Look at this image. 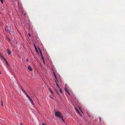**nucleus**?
<instances>
[{
	"instance_id": "40",
	"label": "nucleus",
	"mask_w": 125,
	"mask_h": 125,
	"mask_svg": "<svg viewBox=\"0 0 125 125\" xmlns=\"http://www.w3.org/2000/svg\"><path fill=\"white\" fill-rule=\"evenodd\" d=\"M81 112H82V110H81Z\"/></svg>"
},
{
	"instance_id": "35",
	"label": "nucleus",
	"mask_w": 125,
	"mask_h": 125,
	"mask_svg": "<svg viewBox=\"0 0 125 125\" xmlns=\"http://www.w3.org/2000/svg\"><path fill=\"white\" fill-rule=\"evenodd\" d=\"M20 125H22V124H21V123H20Z\"/></svg>"
},
{
	"instance_id": "23",
	"label": "nucleus",
	"mask_w": 125,
	"mask_h": 125,
	"mask_svg": "<svg viewBox=\"0 0 125 125\" xmlns=\"http://www.w3.org/2000/svg\"><path fill=\"white\" fill-rule=\"evenodd\" d=\"M24 93H25L26 95L27 94V93H26V92H25V91H24Z\"/></svg>"
},
{
	"instance_id": "28",
	"label": "nucleus",
	"mask_w": 125,
	"mask_h": 125,
	"mask_svg": "<svg viewBox=\"0 0 125 125\" xmlns=\"http://www.w3.org/2000/svg\"><path fill=\"white\" fill-rule=\"evenodd\" d=\"M56 91V93H57V94H59V93L58 92H57V91Z\"/></svg>"
},
{
	"instance_id": "31",
	"label": "nucleus",
	"mask_w": 125,
	"mask_h": 125,
	"mask_svg": "<svg viewBox=\"0 0 125 125\" xmlns=\"http://www.w3.org/2000/svg\"><path fill=\"white\" fill-rule=\"evenodd\" d=\"M2 57L3 58V60H4L5 59L4 57L3 56H2Z\"/></svg>"
},
{
	"instance_id": "34",
	"label": "nucleus",
	"mask_w": 125,
	"mask_h": 125,
	"mask_svg": "<svg viewBox=\"0 0 125 125\" xmlns=\"http://www.w3.org/2000/svg\"><path fill=\"white\" fill-rule=\"evenodd\" d=\"M80 115V116H81V117L82 116V115L81 114V115Z\"/></svg>"
},
{
	"instance_id": "1",
	"label": "nucleus",
	"mask_w": 125,
	"mask_h": 125,
	"mask_svg": "<svg viewBox=\"0 0 125 125\" xmlns=\"http://www.w3.org/2000/svg\"><path fill=\"white\" fill-rule=\"evenodd\" d=\"M55 116L57 117H61V113L58 111L55 112Z\"/></svg>"
},
{
	"instance_id": "25",
	"label": "nucleus",
	"mask_w": 125,
	"mask_h": 125,
	"mask_svg": "<svg viewBox=\"0 0 125 125\" xmlns=\"http://www.w3.org/2000/svg\"><path fill=\"white\" fill-rule=\"evenodd\" d=\"M99 119H100V121H101V119L100 117H99Z\"/></svg>"
},
{
	"instance_id": "19",
	"label": "nucleus",
	"mask_w": 125,
	"mask_h": 125,
	"mask_svg": "<svg viewBox=\"0 0 125 125\" xmlns=\"http://www.w3.org/2000/svg\"><path fill=\"white\" fill-rule=\"evenodd\" d=\"M53 75L54 77H56V74H55V72H53Z\"/></svg>"
},
{
	"instance_id": "7",
	"label": "nucleus",
	"mask_w": 125,
	"mask_h": 125,
	"mask_svg": "<svg viewBox=\"0 0 125 125\" xmlns=\"http://www.w3.org/2000/svg\"><path fill=\"white\" fill-rule=\"evenodd\" d=\"M61 118L62 121L64 122V121L63 119V116H61Z\"/></svg>"
},
{
	"instance_id": "27",
	"label": "nucleus",
	"mask_w": 125,
	"mask_h": 125,
	"mask_svg": "<svg viewBox=\"0 0 125 125\" xmlns=\"http://www.w3.org/2000/svg\"><path fill=\"white\" fill-rule=\"evenodd\" d=\"M77 113H78L80 115H81V114L80 113L79 111Z\"/></svg>"
},
{
	"instance_id": "26",
	"label": "nucleus",
	"mask_w": 125,
	"mask_h": 125,
	"mask_svg": "<svg viewBox=\"0 0 125 125\" xmlns=\"http://www.w3.org/2000/svg\"><path fill=\"white\" fill-rule=\"evenodd\" d=\"M29 35V36H31V34L30 33H29L28 34Z\"/></svg>"
},
{
	"instance_id": "5",
	"label": "nucleus",
	"mask_w": 125,
	"mask_h": 125,
	"mask_svg": "<svg viewBox=\"0 0 125 125\" xmlns=\"http://www.w3.org/2000/svg\"><path fill=\"white\" fill-rule=\"evenodd\" d=\"M28 69L30 70V71H32V68L30 66V65H29L28 66Z\"/></svg>"
},
{
	"instance_id": "3",
	"label": "nucleus",
	"mask_w": 125,
	"mask_h": 125,
	"mask_svg": "<svg viewBox=\"0 0 125 125\" xmlns=\"http://www.w3.org/2000/svg\"><path fill=\"white\" fill-rule=\"evenodd\" d=\"M29 99L30 102L31 103V104H32L33 105H34V104L33 103V101L32 99L30 97L28 98Z\"/></svg>"
},
{
	"instance_id": "12",
	"label": "nucleus",
	"mask_w": 125,
	"mask_h": 125,
	"mask_svg": "<svg viewBox=\"0 0 125 125\" xmlns=\"http://www.w3.org/2000/svg\"><path fill=\"white\" fill-rule=\"evenodd\" d=\"M41 56L42 57V60H43V61L44 60V58L43 56V55H41Z\"/></svg>"
},
{
	"instance_id": "16",
	"label": "nucleus",
	"mask_w": 125,
	"mask_h": 125,
	"mask_svg": "<svg viewBox=\"0 0 125 125\" xmlns=\"http://www.w3.org/2000/svg\"><path fill=\"white\" fill-rule=\"evenodd\" d=\"M26 96H27V97H28V98H29L30 97V96L28 95V94H27L26 95Z\"/></svg>"
},
{
	"instance_id": "39",
	"label": "nucleus",
	"mask_w": 125,
	"mask_h": 125,
	"mask_svg": "<svg viewBox=\"0 0 125 125\" xmlns=\"http://www.w3.org/2000/svg\"><path fill=\"white\" fill-rule=\"evenodd\" d=\"M51 97V98H52V97Z\"/></svg>"
},
{
	"instance_id": "32",
	"label": "nucleus",
	"mask_w": 125,
	"mask_h": 125,
	"mask_svg": "<svg viewBox=\"0 0 125 125\" xmlns=\"http://www.w3.org/2000/svg\"><path fill=\"white\" fill-rule=\"evenodd\" d=\"M4 60L5 61V62H6V61H7L6 59H4Z\"/></svg>"
},
{
	"instance_id": "22",
	"label": "nucleus",
	"mask_w": 125,
	"mask_h": 125,
	"mask_svg": "<svg viewBox=\"0 0 125 125\" xmlns=\"http://www.w3.org/2000/svg\"><path fill=\"white\" fill-rule=\"evenodd\" d=\"M1 105L2 106H3V104L2 101H1Z\"/></svg>"
},
{
	"instance_id": "21",
	"label": "nucleus",
	"mask_w": 125,
	"mask_h": 125,
	"mask_svg": "<svg viewBox=\"0 0 125 125\" xmlns=\"http://www.w3.org/2000/svg\"><path fill=\"white\" fill-rule=\"evenodd\" d=\"M34 46H35V49L36 50H37V49L36 46H35V45H34Z\"/></svg>"
},
{
	"instance_id": "24",
	"label": "nucleus",
	"mask_w": 125,
	"mask_h": 125,
	"mask_svg": "<svg viewBox=\"0 0 125 125\" xmlns=\"http://www.w3.org/2000/svg\"><path fill=\"white\" fill-rule=\"evenodd\" d=\"M43 61V62L44 64H45V61L44 60Z\"/></svg>"
},
{
	"instance_id": "10",
	"label": "nucleus",
	"mask_w": 125,
	"mask_h": 125,
	"mask_svg": "<svg viewBox=\"0 0 125 125\" xmlns=\"http://www.w3.org/2000/svg\"><path fill=\"white\" fill-rule=\"evenodd\" d=\"M59 91H60V92L62 94V89L60 88H59Z\"/></svg>"
},
{
	"instance_id": "8",
	"label": "nucleus",
	"mask_w": 125,
	"mask_h": 125,
	"mask_svg": "<svg viewBox=\"0 0 125 125\" xmlns=\"http://www.w3.org/2000/svg\"><path fill=\"white\" fill-rule=\"evenodd\" d=\"M7 52L9 55L11 53V52L9 50H8Z\"/></svg>"
},
{
	"instance_id": "33",
	"label": "nucleus",
	"mask_w": 125,
	"mask_h": 125,
	"mask_svg": "<svg viewBox=\"0 0 125 125\" xmlns=\"http://www.w3.org/2000/svg\"><path fill=\"white\" fill-rule=\"evenodd\" d=\"M19 5H20V3H18V5L19 6Z\"/></svg>"
},
{
	"instance_id": "15",
	"label": "nucleus",
	"mask_w": 125,
	"mask_h": 125,
	"mask_svg": "<svg viewBox=\"0 0 125 125\" xmlns=\"http://www.w3.org/2000/svg\"><path fill=\"white\" fill-rule=\"evenodd\" d=\"M1 3L2 4H3V0H0Z\"/></svg>"
},
{
	"instance_id": "2",
	"label": "nucleus",
	"mask_w": 125,
	"mask_h": 125,
	"mask_svg": "<svg viewBox=\"0 0 125 125\" xmlns=\"http://www.w3.org/2000/svg\"><path fill=\"white\" fill-rule=\"evenodd\" d=\"M5 30L7 33H10L11 31L9 29V27L8 26H6L5 27Z\"/></svg>"
},
{
	"instance_id": "36",
	"label": "nucleus",
	"mask_w": 125,
	"mask_h": 125,
	"mask_svg": "<svg viewBox=\"0 0 125 125\" xmlns=\"http://www.w3.org/2000/svg\"><path fill=\"white\" fill-rule=\"evenodd\" d=\"M22 90L24 91L22 88Z\"/></svg>"
},
{
	"instance_id": "9",
	"label": "nucleus",
	"mask_w": 125,
	"mask_h": 125,
	"mask_svg": "<svg viewBox=\"0 0 125 125\" xmlns=\"http://www.w3.org/2000/svg\"><path fill=\"white\" fill-rule=\"evenodd\" d=\"M39 50L40 51V53L41 54V55H42V51H41V50L40 48H39Z\"/></svg>"
},
{
	"instance_id": "30",
	"label": "nucleus",
	"mask_w": 125,
	"mask_h": 125,
	"mask_svg": "<svg viewBox=\"0 0 125 125\" xmlns=\"http://www.w3.org/2000/svg\"><path fill=\"white\" fill-rule=\"evenodd\" d=\"M26 60V61H27V62H29V60H28V59H27Z\"/></svg>"
},
{
	"instance_id": "37",
	"label": "nucleus",
	"mask_w": 125,
	"mask_h": 125,
	"mask_svg": "<svg viewBox=\"0 0 125 125\" xmlns=\"http://www.w3.org/2000/svg\"><path fill=\"white\" fill-rule=\"evenodd\" d=\"M36 50V52H38V51H37V50Z\"/></svg>"
},
{
	"instance_id": "17",
	"label": "nucleus",
	"mask_w": 125,
	"mask_h": 125,
	"mask_svg": "<svg viewBox=\"0 0 125 125\" xmlns=\"http://www.w3.org/2000/svg\"><path fill=\"white\" fill-rule=\"evenodd\" d=\"M55 77V79H56V80H56V81H57V82H58V80H57V78L56 77H56Z\"/></svg>"
},
{
	"instance_id": "4",
	"label": "nucleus",
	"mask_w": 125,
	"mask_h": 125,
	"mask_svg": "<svg viewBox=\"0 0 125 125\" xmlns=\"http://www.w3.org/2000/svg\"><path fill=\"white\" fill-rule=\"evenodd\" d=\"M64 90L68 94L70 95V94L68 91L66 87L64 88Z\"/></svg>"
},
{
	"instance_id": "6",
	"label": "nucleus",
	"mask_w": 125,
	"mask_h": 125,
	"mask_svg": "<svg viewBox=\"0 0 125 125\" xmlns=\"http://www.w3.org/2000/svg\"><path fill=\"white\" fill-rule=\"evenodd\" d=\"M49 90H50V91L53 94H54V93L52 91L51 89L50 88H49Z\"/></svg>"
},
{
	"instance_id": "13",
	"label": "nucleus",
	"mask_w": 125,
	"mask_h": 125,
	"mask_svg": "<svg viewBox=\"0 0 125 125\" xmlns=\"http://www.w3.org/2000/svg\"><path fill=\"white\" fill-rule=\"evenodd\" d=\"M56 85H57V86L59 88H60V87L59 85L57 83H56Z\"/></svg>"
},
{
	"instance_id": "38",
	"label": "nucleus",
	"mask_w": 125,
	"mask_h": 125,
	"mask_svg": "<svg viewBox=\"0 0 125 125\" xmlns=\"http://www.w3.org/2000/svg\"><path fill=\"white\" fill-rule=\"evenodd\" d=\"M88 115L89 116H90L89 115V114H88Z\"/></svg>"
},
{
	"instance_id": "14",
	"label": "nucleus",
	"mask_w": 125,
	"mask_h": 125,
	"mask_svg": "<svg viewBox=\"0 0 125 125\" xmlns=\"http://www.w3.org/2000/svg\"><path fill=\"white\" fill-rule=\"evenodd\" d=\"M22 13L23 14H24V15H25L26 14V12H24L23 11L22 12Z\"/></svg>"
},
{
	"instance_id": "20",
	"label": "nucleus",
	"mask_w": 125,
	"mask_h": 125,
	"mask_svg": "<svg viewBox=\"0 0 125 125\" xmlns=\"http://www.w3.org/2000/svg\"><path fill=\"white\" fill-rule=\"evenodd\" d=\"M5 62H6V64H7V65H8V62L7 61H6Z\"/></svg>"
},
{
	"instance_id": "29",
	"label": "nucleus",
	"mask_w": 125,
	"mask_h": 125,
	"mask_svg": "<svg viewBox=\"0 0 125 125\" xmlns=\"http://www.w3.org/2000/svg\"><path fill=\"white\" fill-rule=\"evenodd\" d=\"M55 83L56 84V83H57V82H58L56 80H55Z\"/></svg>"
},
{
	"instance_id": "41",
	"label": "nucleus",
	"mask_w": 125,
	"mask_h": 125,
	"mask_svg": "<svg viewBox=\"0 0 125 125\" xmlns=\"http://www.w3.org/2000/svg\"><path fill=\"white\" fill-rule=\"evenodd\" d=\"M80 125H81V124H80Z\"/></svg>"
},
{
	"instance_id": "18",
	"label": "nucleus",
	"mask_w": 125,
	"mask_h": 125,
	"mask_svg": "<svg viewBox=\"0 0 125 125\" xmlns=\"http://www.w3.org/2000/svg\"><path fill=\"white\" fill-rule=\"evenodd\" d=\"M6 38H7L8 39L9 41H10V39L9 38H8V36H7L6 37Z\"/></svg>"
},
{
	"instance_id": "11",
	"label": "nucleus",
	"mask_w": 125,
	"mask_h": 125,
	"mask_svg": "<svg viewBox=\"0 0 125 125\" xmlns=\"http://www.w3.org/2000/svg\"><path fill=\"white\" fill-rule=\"evenodd\" d=\"M74 108L77 112H78L79 111L77 109L76 107H75Z\"/></svg>"
}]
</instances>
